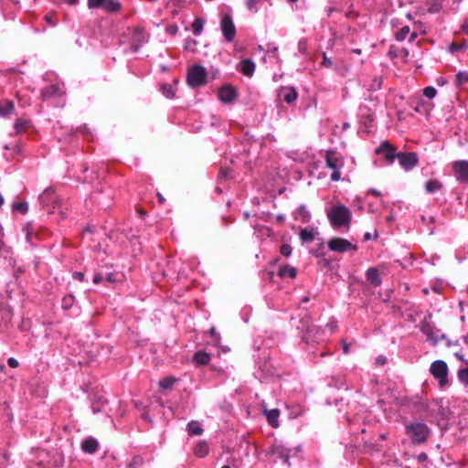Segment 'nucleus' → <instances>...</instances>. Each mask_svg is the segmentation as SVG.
<instances>
[{
	"instance_id": "obj_1",
	"label": "nucleus",
	"mask_w": 468,
	"mask_h": 468,
	"mask_svg": "<svg viewBox=\"0 0 468 468\" xmlns=\"http://www.w3.org/2000/svg\"><path fill=\"white\" fill-rule=\"evenodd\" d=\"M302 452L301 446L291 447L286 442L275 440L266 451V456L274 463H282V464L290 468L294 461H300Z\"/></svg>"
},
{
	"instance_id": "obj_2",
	"label": "nucleus",
	"mask_w": 468,
	"mask_h": 468,
	"mask_svg": "<svg viewBox=\"0 0 468 468\" xmlns=\"http://www.w3.org/2000/svg\"><path fill=\"white\" fill-rule=\"evenodd\" d=\"M327 218L334 229L350 226L352 214L347 207L343 204L335 205L327 211Z\"/></svg>"
},
{
	"instance_id": "obj_3",
	"label": "nucleus",
	"mask_w": 468,
	"mask_h": 468,
	"mask_svg": "<svg viewBox=\"0 0 468 468\" xmlns=\"http://www.w3.org/2000/svg\"><path fill=\"white\" fill-rule=\"evenodd\" d=\"M405 432L415 445L423 444L427 441L431 429L421 421H411L405 425Z\"/></svg>"
},
{
	"instance_id": "obj_4",
	"label": "nucleus",
	"mask_w": 468,
	"mask_h": 468,
	"mask_svg": "<svg viewBox=\"0 0 468 468\" xmlns=\"http://www.w3.org/2000/svg\"><path fill=\"white\" fill-rule=\"evenodd\" d=\"M207 72L205 67L195 64L188 68L186 82L192 89H197L207 84Z\"/></svg>"
},
{
	"instance_id": "obj_5",
	"label": "nucleus",
	"mask_w": 468,
	"mask_h": 468,
	"mask_svg": "<svg viewBox=\"0 0 468 468\" xmlns=\"http://www.w3.org/2000/svg\"><path fill=\"white\" fill-rule=\"evenodd\" d=\"M430 373L438 381L441 388L450 385L449 367L444 360L438 359L433 361L430 367Z\"/></svg>"
},
{
	"instance_id": "obj_6",
	"label": "nucleus",
	"mask_w": 468,
	"mask_h": 468,
	"mask_svg": "<svg viewBox=\"0 0 468 468\" xmlns=\"http://www.w3.org/2000/svg\"><path fill=\"white\" fill-rule=\"evenodd\" d=\"M326 166L332 169L331 180L334 182L339 181L341 178V168L344 166V158L342 155L334 151L328 150L325 154Z\"/></svg>"
},
{
	"instance_id": "obj_7",
	"label": "nucleus",
	"mask_w": 468,
	"mask_h": 468,
	"mask_svg": "<svg viewBox=\"0 0 468 468\" xmlns=\"http://www.w3.org/2000/svg\"><path fill=\"white\" fill-rule=\"evenodd\" d=\"M357 118L361 129L365 133H370L376 119V110L366 103H361L358 107Z\"/></svg>"
},
{
	"instance_id": "obj_8",
	"label": "nucleus",
	"mask_w": 468,
	"mask_h": 468,
	"mask_svg": "<svg viewBox=\"0 0 468 468\" xmlns=\"http://www.w3.org/2000/svg\"><path fill=\"white\" fill-rule=\"evenodd\" d=\"M42 207L49 209L50 212L60 207L61 200L57 197L52 186L47 187L38 197Z\"/></svg>"
},
{
	"instance_id": "obj_9",
	"label": "nucleus",
	"mask_w": 468,
	"mask_h": 468,
	"mask_svg": "<svg viewBox=\"0 0 468 468\" xmlns=\"http://www.w3.org/2000/svg\"><path fill=\"white\" fill-rule=\"evenodd\" d=\"M301 338L307 345L319 344L325 338L324 329L312 324L303 332Z\"/></svg>"
},
{
	"instance_id": "obj_10",
	"label": "nucleus",
	"mask_w": 468,
	"mask_h": 468,
	"mask_svg": "<svg viewBox=\"0 0 468 468\" xmlns=\"http://www.w3.org/2000/svg\"><path fill=\"white\" fill-rule=\"evenodd\" d=\"M149 41L148 33L142 27H137L133 28L129 45L132 52L137 53L141 48Z\"/></svg>"
},
{
	"instance_id": "obj_11",
	"label": "nucleus",
	"mask_w": 468,
	"mask_h": 468,
	"mask_svg": "<svg viewBox=\"0 0 468 468\" xmlns=\"http://www.w3.org/2000/svg\"><path fill=\"white\" fill-rule=\"evenodd\" d=\"M220 30L226 42L231 43L234 41L237 30L230 14L226 13L221 16Z\"/></svg>"
},
{
	"instance_id": "obj_12",
	"label": "nucleus",
	"mask_w": 468,
	"mask_h": 468,
	"mask_svg": "<svg viewBox=\"0 0 468 468\" xmlns=\"http://www.w3.org/2000/svg\"><path fill=\"white\" fill-rule=\"evenodd\" d=\"M88 7L101 8L107 13L116 14L122 9V4L118 0H88Z\"/></svg>"
},
{
	"instance_id": "obj_13",
	"label": "nucleus",
	"mask_w": 468,
	"mask_h": 468,
	"mask_svg": "<svg viewBox=\"0 0 468 468\" xmlns=\"http://www.w3.org/2000/svg\"><path fill=\"white\" fill-rule=\"evenodd\" d=\"M375 153L376 154L382 155L385 158L387 165H392L398 158L399 154L396 147L388 141L381 142Z\"/></svg>"
},
{
	"instance_id": "obj_14",
	"label": "nucleus",
	"mask_w": 468,
	"mask_h": 468,
	"mask_svg": "<svg viewBox=\"0 0 468 468\" xmlns=\"http://www.w3.org/2000/svg\"><path fill=\"white\" fill-rule=\"evenodd\" d=\"M327 247L335 252L345 253L350 250H356V245L343 238H333L327 241Z\"/></svg>"
},
{
	"instance_id": "obj_15",
	"label": "nucleus",
	"mask_w": 468,
	"mask_h": 468,
	"mask_svg": "<svg viewBox=\"0 0 468 468\" xmlns=\"http://www.w3.org/2000/svg\"><path fill=\"white\" fill-rule=\"evenodd\" d=\"M452 169L459 184H468V160H457L452 164Z\"/></svg>"
},
{
	"instance_id": "obj_16",
	"label": "nucleus",
	"mask_w": 468,
	"mask_h": 468,
	"mask_svg": "<svg viewBox=\"0 0 468 468\" xmlns=\"http://www.w3.org/2000/svg\"><path fill=\"white\" fill-rule=\"evenodd\" d=\"M420 332L426 335L427 341L433 346H437L440 340L446 338V335L444 334L439 335L438 331L428 322L420 324Z\"/></svg>"
},
{
	"instance_id": "obj_17",
	"label": "nucleus",
	"mask_w": 468,
	"mask_h": 468,
	"mask_svg": "<svg viewBox=\"0 0 468 468\" xmlns=\"http://www.w3.org/2000/svg\"><path fill=\"white\" fill-rule=\"evenodd\" d=\"M399 165L405 171H411L419 163V156L415 152H399L398 154Z\"/></svg>"
},
{
	"instance_id": "obj_18",
	"label": "nucleus",
	"mask_w": 468,
	"mask_h": 468,
	"mask_svg": "<svg viewBox=\"0 0 468 468\" xmlns=\"http://www.w3.org/2000/svg\"><path fill=\"white\" fill-rule=\"evenodd\" d=\"M65 94L64 84L56 82L49 84L42 89L41 99L47 101L52 98H59Z\"/></svg>"
},
{
	"instance_id": "obj_19",
	"label": "nucleus",
	"mask_w": 468,
	"mask_h": 468,
	"mask_svg": "<svg viewBox=\"0 0 468 468\" xmlns=\"http://www.w3.org/2000/svg\"><path fill=\"white\" fill-rule=\"evenodd\" d=\"M218 97L221 102L225 104H231L236 101L238 97V91L231 85H223L218 90Z\"/></svg>"
},
{
	"instance_id": "obj_20",
	"label": "nucleus",
	"mask_w": 468,
	"mask_h": 468,
	"mask_svg": "<svg viewBox=\"0 0 468 468\" xmlns=\"http://www.w3.org/2000/svg\"><path fill=\"white\" fill-rule=\"evenodd\" d=\"M278 97L287 104H292L298 98V92L292 86H282L278 90Z\"/></svg>"
},
{
	"instance_id": "obj_21",
	"label": "nucleus",
	"mask_w": 468,
	"mask_h": 468,
	"mask_svg": "<svg viewBox=\"0 0 468 468\" xmlns=\"http://www.w3.org/2000/svg\"><path fill=\"white\" fill-rule=\"evenodd\" d=\"M90 409L93 414L103 411L104 407L108 404L107 399L99 393L90 395Z\"/></svg>"
},
{
	"instance_id": "obj_22",
	"label": "nucleus",
	"mask_w": 468,
	"mask_h": 468,
	"mask_svg": "<svg viewBox=\"0 0 468 468\" xmlns=\"http://www.w3.org/2000/svg\"><path fill=\"white\" fill-rule=\"evenodd\" d=\"M256 69L255 62L250 58H243L237 65V70L246 77H252Z\"/></svg>"
},
{
	"instance_id": "obj_23",
	"label": "nucleus",
	"mask_w": 468,
	"mask_h": 468,
	"mask_svg": "<svg viewBox=\"0 0 468 468\" xmlns=\"http://www.w3.org/2000/svg\"><path fill=\"white\" fill-rule=\"evenodd\" d=\"M365 278L367 282L375 288L382 284V279L377 267L368 268L365 272Z\"/></svg>"
},
{
	"instance_id": "obj_24",
	"label": "nucleus",
	"mask_w": 468,
	"mask_h": 468,
	"mask_svg": "<svg viewBox=\"0 0 468 468\" xmlns=\"http://www.w3.org/2000/svg\"><path fill=\"white\" fill-rule=\"evenodd\" d=\"M318 234L317 229L314 227L302 228L299 232V238L302 244L311 243L314 240Z\"/></svg>"
},
{
	"instance_id": "obj_25",
	"label": "nucleus",
	"mask_w": 468,
	"mask_h": 468,
	"mask_svg": "<svg viewBox=\"0 0 468 468\" xmlns=\"http://www.w3.org/2000/svg\"><path fill=\"white\" fill-rule=\"evenodd\" d=\"M80 448L83 452L93 454L99 448V441L94 437H87L81 441Z\"/></svg>"
},
{
	"instance_id": "obj_26",
	"label": "nucleus",
	"mask_w": 468,
	"mask_h": 468,
	"mask_svg": "<svg viewBox=\"0 0 468 468\" xmlns=\"http://www.w3.org/2000/svg\"><path fill=\"white\" fill-rule=\"evenodd\" d=\"M294 218L302 223H309L311 220V212L305 205H300L293 213Z\"/></svg>"
},
{
	"instance_id": "obj_27",
	"label": "nucleus",
	"mask_w": 468,
	"mask_h": 468,
	"mask_svg": "<svg viewBox=\"0 0 468 468\" xmlns=\"http://www.w3.org/2000/svg\"><path fill=\"white\" fill-rule=\"evenodd\" d=\"M264 415L270 426L272 428L279 426L280 410L278 409L265 410Z\"/></svg>"
},
{
	"instance_id": "obj_28",
	"label": "nucleus",
	"mask_w": 468,
	"mask_h": 468,
	"mask_svg": "<svg viewBox=\"0 0 468 468\" xmlns=\"http://www.w3.org/2000/svg\"><path fill=\"white\" fill-rule=\"evenodd\" d=\"M443 188L442 183L438 179H430L424 185V189L427 194H434Z\"/></svg>"
},
{
	"instance_id": "obj_29",
	"label": "nucleus",
	"mask_w": 468,
	"mask_h": 468,
	"mask_svg": "<svg viewBox=\"0 0 468 468\" xmlns=\"http://www.w3.org/2000/svg\"><path fill=\"white\" fill-rule=\"evenodd\" d=\"M15 110V104L10 100H4L0 101V117H8Z\"/></svg>"
},
{
	"instance_id": "obj_30",
	"label": "nucleus",
	"mask_w": 468,
	"mask_h": 468,
	"mask_svg": "<svg viewBox=\"0 0 468 468\" xmlns=\"http://www.w3.org/2000/svg\"><path fill=\"white\" fill-rule=\"evenodd\" d=\"M209 447L206 441H200L194 447V454L198 458H204L208 454Z\"/></svg>"
},
{
	"instance_id": "obj_31",
	"label": "nucleus",
	"mask_w": 468,
	"mask_h": 468,
	"mask_svg": "<svg viewBox=\"0 0 468 468\" xmlns=\"http://www.w3.org/2000/svg\"><path fill=\"white\" fill-rule=\"evenodd\" d=\"M193 361L198 366H206L210 362V355L205 351H197L193 356Z\"/></svg>"
},
{
	"instance_id": "obj_32",
	"label": "nucleus",
	"mask_w": 468,
	"mask_h": 468,
	"mask_svg": "<svg viewBox=\"0 0 468 468\" xmlns=\"http://www.w3.org/2000/svg\"><path fill=\"white\" fill-rule=\"evenodd\" d=\"M278 275L281 278H295L297 275V270L291 265H283L279 269Z\"/></svg>"
},
{
	"instance_id": "obj_33",
	"label": "nucleus",
	"mask_w": 468,
	"mask_h": 468,
	"mask_svg": "<svg viewBox=\"0 0 468 468\" xmlns=\"http://www.w3.org/2000/svg\"><path fill=\"white\" fill-rule=\"evenodd\" d=\"M186 431L189 435H201L204 430L197 420H191L186 425Z\"/></svg>"
},
{
	"instance_id": "obj_34",
	"label": "nucleus",
	"mask_w": 468,
	"mask_h": 468,
	"mask_svg": "<svg viewBox=\"0 0 468 468\" xmlns=\"http://www.w3.org/2000/svg\"><path fill=\"white\" fill-rule=\"evenodd\" d=\"M466 84H468V71L463 70L457 72L455 75L454 85L457 88H461Z\"/></svg>"
},
{
	"instance_id": "obj_35",
	"label": "nucleus",
	"mask_w": 468,
	"mask_h": 468,
	"mask_svg": "<svg viewBox=\"0 0 468 468\" xmlns=\"http://www.w3.org/2000/svg\"><path fill=\"white\" fill-rule=\"evenodd\" d=\"M76 298L72 293L65 295L61 300V308L64 311L70 310L73 307Z\"/></svg>"
},
{
	"instance_id": "obj_36",
	"label": "nucleus",
	"mask_w": 468,
	"mask_h": 468,
	"mask_svg": "<svg viewBox=\"0 0 468 468\" xmlns=\"http://www.w3.org/2000/svg\"><path fill=\"white\" fill-rule=\"evenodd\" d=\"M206 21L203 18L197 17L192 23V31L195 36H199L204 28Z\"/></svg>"
},
{
	"instance_id": "obj_37",
	"label": "nucleus",
	"mask_w": 468,
	"mask_h": 468,
	"mask_svg": "<svg viewBox=\"0 0 468 468\" xmlns=\"http://www.w3.org/2000/svg\"><path fill=\"white\" fill-rule=\"evenodd\" d=\"M457 378L464 387H468V362L467 367H461L457 371Z\"/></svg>"
},
{
	"instance_id": "obj_38",
	"label": "nucleus",
	"mask_w": 468,
	"mask_h": 468,
	"mask_svg": "<svg viewBox=\"0 0 468 468\" xmlns=\"http://www.w3.org/2000/svg\"><path fill=\"white\" fill-rule=\"evenodd\" d=\"M29 124L30 122L28 120L19 118L16 121L14 124V129L16 133H21L27 130Z\"/></svg>"
},
{
	"instance_id": "obj_39",
	"label": "nucleus",
	"mask_w": 468,
	"mask_h": 468,
	"mask_svg": "<svg viewBox=\"0 0 468 468\" xmlns=\"http://www.w3.org/2000/svg\"><path fill=\"white\" fill-rule=\"evenodd\" d=\"M176 382V378L175 377H166L160 379L159 388L164 390L170 389Z\"/></svg>"
},
{
	"instance_id": "obj_40",
	"label": "nucleus",
	"mask_w": 468,
	"mask_h": 468,
	"mask_svg": "<svg viewBox=\"0 0 468 468\" xmlns=\"http://www.w3.org/2000/svg\"><path fill=\"white\" fill-rule=\"evenodd\" d=\"M410 33V27L404 26L395 33V39L399 42H402L408 37Z\"/></svg>"
},
{
	"instance_id": "obj_41",
	"label": "nucleus",
	"mask_w": 468,
	"mask_h": 468,
	"mask_svg": "<svg viewBox=\"0 0 468 468\" xmlns=\"http://www.w3.org/2000/svg\"><path fill=\"white\" fill-rule=\"evenodd\" d=\"M13 211H16L22 215H26L28 212V203L26 201L23 202H15L12 205Z\"/></svg>"
},
{
	"instance_id": "obj_42",
	"label": "nucleus",
	"mask_w": 468,
	"mask_h": 468,
	"mask_svg": "<svg viewBox=\"0 0 468 468\" xmlns=\"http://www.w3.org/2000/svg\"><path fill=\"white\" fill-rule=\"evenodd\" d=\"M310 253L317 259L322 256H325V247L324 242L318 243L315 248L311 250Z\"/></svg>"
},
{
	"instance_id": "obj_43",
	"label": "nucleus",
	"mask_w": 468,
	"mask_h": 468,
	"mask_svg": "<svg viewBox=\"0 0 468 468\" xmlns=\"http://www.w3.org/2000/svg\"><path fill=\"white\" fill-rule=\"evenodd\" d=\"M260 2H261V0H246L245 5H246L247 10L251 13H257L260 9V7H259Z\"/></svg>"
},
{
	"instance_id": "obj_44",
	"label": "nucleus",
	"mask_w": 468,
	"mask_h": 468,
	"mask_svg": "<svg viewBox=\"0 0 468 468\" xmlns=\"http://www.w3.org/2000/svg\"><path fill=\"white\" fill-rule=\"evenodd\" d=\"M144 464V458L140 455L133 457L131 462L127 464V468H140Z\"/></svg>"
},
{
	"instance_id": "obj_45",
	"label": "nucleus",
	"mask_w": 468,
	"mask_h": 468,
	"mask_svg": "<svg viewBox=\"0 0 468 468\" xmlns=\"http://www.w3.org/2000/svg\"><path fill=\"white\" fill-rule=\"evenodd\" d=\"M317 264L321 269H332V261L330 259H327L325 256L318 258Z\"/></svg>"
},
{
	"instance_id": "obj_46",
	"label": "nucleus",
	"mask_w": 468,
	"mask_h": 468,
	"mask_svg": "<svg viewBox=\"0 0 468 468\" xmlns=\"http://www.w3.org/2000/svg\"><path fill=\"white\" fill-rule=\"evenodd\" d=\"M162 93L168 99L175 97V90L172 85L164 84L161 88Z\"/></svg>"
},
{
	"instance_id": "obj_47",
	"label": "nucleus",
	"mask_w": 468,
	"mask_h": 468,
	"mask_svg": "<svg viewBox=\"0 0 468 468\" xmlns=\"http://www.w3.org/2000/svg\"><path fill=\"white\" fill-rule=\"evenodd\" d=\"M448 49L449 51L452 53V54H455L459 51H463L465 49V45L464 44H459V43H455V42H452L449 45L448 47Z\"/></svg>"
},
{
	"instance_id": "obj_48",
	"label": "nucleus",
	"mask_w": 468,
	"mask_h": 468,
	"mask_svg": "<svg viewBox=\"0 0 468 468\" xmlns=\"http://www.w3.org/2000/svg\"><path fill=\"white\" fill-rule=\"evenodd\" d=\"M324 327L325 329H328L331 333H334L338 327V322L335 317H331Z\"/></svg>"
},
{
	"instance_id": "obj_49",
	"label": "nucleus",
	"mask_w": 468,
	"mask_h": 468,
	"mask_svg": "<svg viewBox=\"0 0 468 468\" xmlns=\"http://www.w3.org/2000/svg\"><path fill=\"white\" fill-rule=\"evenodd\" d=\"M437 94V90L432 86H428L423 89V95L428 99H433Z\"/></svg>"
},
{
	"instance_id": "obj_50",
	"label": "nucleus",
	"mask_w": 468,
	"mask_h": 468,
	"mask_svg": "<svg viewBox=\"0 0 468 468\" xmlns=\"http://www.w3.org/2000/svg\"><path fill=\"white\" fill-rule=\"evenodd\" d=\"M197 41L194 38H191V37H187L185 39V45H184V48L186 50H192L194 51L195 50V47L197 46Z\"/></svg>"
},
{
	"instance_id": "obj_51",
	"label": "nucleus",
	"mask_w": 468,
	"mask_h": 468,
	"mask_svg": "<svg viewBox=\"0 0 468 468\" xmlns=\"http://www.w3.org/2000/svg\"><path fill=\"white\" fill-rule=\"evenodd\" d=\"M307 41L304 38H301L297 44L298 52L302 55H305L307 53Z\"/></svg>"
},
{
	"instance_id": "obj_52",
	"label": "nucleus",
	"mask_w": 468,
	"mask_h": 468,
	"mask_svg": "<svg viewBox=\"0 0 468 468\" xmlns=\"http://www.w3.org/2000/svg\"><path fill=\"white\" fill-rule=\"evenodd\" d=\"M292 249L289 244H282L280 248V253L284 257H290L292 254Z\"/></svg>"
},
{
	"instance_id": "obj_53",
	"label": "nucleus",
	"mask_w": 468,
	"mask_h": 468,
	"mask_svg": "<svg viewBox=\"0 0 468 468\" xmlns=\"http://www.w3.org/2000/svg\"><path fill=\"white\" fill-rule=\"evenodd\" d=\"M259 369L261 371L262 376H269L273 374L272 370L267 366L266 363L264 364V366L260 365Z\"/></svg>"
},
{
	"instance_id": "obj_54",
	"label": "nucleus",
	"mask_w": 468,
	"mask_h": 468,
	"mask_svg": "<svg viewBox=\"0 0 468 468\" xmlns=\"http://www.w3.org/2000/svg\"><path fill=\"white\" fill-rule=\"evenodd\" d=\"M72 277H73L74 280L81 282L86 281L85 274L83 272H81V271H74L72 273Z\"/></svg>"
},
{
	"instance_id": "obj_55",
	"label": "nucleus",
	"mask_w": 468,
	"mask_h": 468,
	"mask_svg": "<svg viewBox=\"0 0 468 468\" xmlns=\"http://www.w3.org/2000/svg\"><path fill=\"white\" fill-rule=\"evenodd\" d=\"M322 65L325 68H331L333 65L331 58L325 53L323 54Z\"/></svg>"
},
{
	"instance_id": "obj_56",
	"label": "nucleus",
	"mask_w": 468,
	"mask_h": 468,
	"mask_svg": "<svg viewBox=\"0 0 468 468\" xmlns=\"http://www.w3.org/2000/svg\"><path fill=\"white\" fill-rule=\"evenodd\" d=\"M421 220L426 225L433 224L436 221V219L433 216H429V217L422 216Z\"/></svg>"
},
{
	"instance_id": "obj_57",
	"label": "nucleus",
	"mask_w": 468,
	"mask_h": 468,
	"mask_svg": "<svg viewBox=\"0 0 468 468\" xmlns=\"http://www.w3.org/2000/svg\"><path fill=\"white\" fill-rule=\"evenodd\" d=\"M7 365L12 368H16L19 366V362L15 357H9L7 359Z\"/></svg>"
},
{
	"instance_id": "obj_58",
	"label": "nucleus",
	"mask_w": 468,
	"mask_h": 468,
	"mask_svg": "<svg viewBox=\"0 0 468 468\" xmlns=\"http://www.w3.org/2000/svg\"><path fill=\"white\" fill-rule=\"evenodd\" d=\"M103 280H104V276L99 272L95 273L93 276V279H92V281L95 284L101 283Z\"/></svg>"
},
{
	"instance_id": "obj_59",
	"label": "nucleus",
	"mask_w": 468,
	"mask_h": 468,
	"mask_svg": "<svg viewBox=\"0 0 468 468\" xmlns=\"http://www.w3.org/2000/svg\"><path fill=\"white\" fill-rule=\"evenodd\" d=\"M104 279L110 283L116 282L115 274L113 272H107L104 276Z\"/></svg>"
},
{
	"instance_id": "obj_60",
	"label": "nucleus",
	"mask_w": 468,
	"mask_h": 468,
	"mask_svg": "<svg viewBox=\"0 0 468 468\" xmlns=\"http://www.w3.org/2000/svg\"><path fill=\"white\" fill-rule=\"evenodd\" d=\"M141 419H143L144 420L147 421L150 424L154 423L153 419L151 418V416L149 415V413L147 411H144L142 413Z\"/></svg>"
},
{
	"instance_id": "obj_61",
	"label": "nucleus",
	"mask_w": 468,
	"mask_h": 468,
	"mask_svg": "<svg viewBox=\"0 0 468 468\" xmlns=\"http://www.w3.org/2000/svg\"><path fill=\"white\" fill-rule=\"evenodd\" d=\"M417 460L419 463H422L428 460V455L425 452H420L417 455Z\"/></svg>"
},
{
	"instance_id": "obj_62",
	"label": "nucleus",
	"mask_w": 468,
	"mask_h": 468,
	"mask_svg": "<svg viewBox=\"0 0 468 468\" xmlns=\"http://www.w3.org/2000/svg\"><path fill=\"white\" fill-rule=\"evenodd\" d=\"M45 21L51 27H55L57 25V22L53 20L52 16L46 15L44 16Z\"/></svg>"
},
{
	"instance_id": "obj_63",
	"label": "nucleus",
	"mask_w": 468,
	"mask_h": 468,
	"mask_svg": "<svg viewBox=\"0 0 468 468\" xmlns=\"http://www.w3.org/2000/svg\"><path fill=\"white\" fill-rule=\"evenodd\" d=\"M454 357L457 360L462 361V362H463V363H465L467 365L468 360L464 358V356L463 355L462 352H455L454 353Z\"/></svg>"
},
{
	"instance_id": "obj_64",
	"label": "nucleus",
	"mask_w": 468,
	"mask_h": 468,
	"mask_svg": "<svg viewBox=\"0 0 468 468\" xmlns=\"http://www.w3.org/2000/svg\"><path fill=\"white\" fill-rule=\"evenodd\" d=\"M462 31L468 35V18H466L461 27Z\"/></svg>"
}]
</instances>
